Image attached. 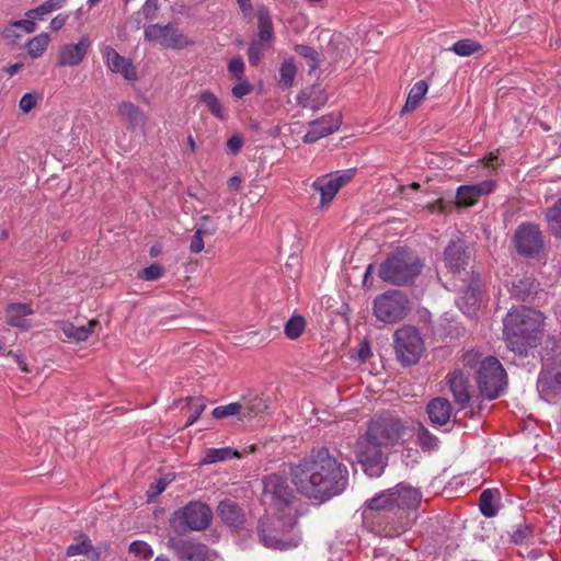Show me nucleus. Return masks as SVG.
Returning <instances> with one entry per match:
<instances>
[{
  "label": "nucleus",
  "mask_w": 561,
  "mask_h": 561,
  "mask_svg": "<svg viewBox=\"0 0 561 561\" xmlns=\"http://www.w3.org/2000/svg\"><path fill=\"white\" fill-rule=\"evenodd\" d=\"M288 476L298 493L321 502L341 494L348 483L347 467L325 447L290 463Z\"/></svg>",
  "instance_id": "f257e3e1"
},
{
  "label": "nucleus",
  "mask_w": 561,
  "mask_h": 561,
  "mask_svg": "<svg viewBox=\"0 0 561 561\" xmlns=\"http://www.w3.org/2000/svg\"><path fill=\"white\" fill-rule=\"evenodd\" d=\"M421 492L412 486L398 484L366 502V518L371 519L375 531L386 538H397L411 526L410 512L421 503Z\"/></svg>",
  "instance_id": "f03ea898"
},
{
  "label": "nucleus",
  "mask_w": 561,
  "mask_h": 561,
  "mask_svg": "<svg viewBox=\"0 0 561 561\" xmlns=\"http://www.w3.org/2000/svg\"><path fill=\"white\" fill-rule=\"evenodd\" d=\"M407 424L390 413L371 419L365 434L356 440L354 453L364 471L371 478L385 470L382 449L393 447L407 435Z\"/></svg>",
  "instance_id": "7ed1b4c3"
},
{
  "label": "nucleus",
  "mask_w": 561,
  "mask_h": 561,
  "mask_svg": "<svg viewBox=\"0 0 561 561\" xmlns=\"http://www.w3.org/2000/svg\"><path fill=\"white\" fill-rule=\"evenodd\" d=\"M264 499L276 510L273 514H266L260 518L257 524V536L261 543L270 549L287 550L297 547L294 539H285L284 537H272L267 534L270 528L276 523L282 522L284 535L288 529H293L297 523V511L293 506L295 499L293 491L286 483V480L278 474H271L263 480Z\"/></svg>",
  "instance_id": "20e7f679"
},
{
  "label": "nucleus",
  "mask_w": 561,
  "mask_h": 561,
  "mask_svg": "<svg viewBox=\"0 0 561 561\" xmlns=\"http://www.w3.org/2000/svg\"><path fill=\"white\" fill-rule=\"evenodd\" d=\"M545 316L538 310L518 307L511 310L503 320V334L507 347L517 354H526L541 340Z\"/></svg>",
  "instance_id": "39448f33"
},
{
  "label": "nucleus",
  "mask_w": 561,
  "mask_h": 561,
  "mask_svg": "<svg viewBox=\"0 0 561 561\" xmlns=\"http://www.w3.org/2000/svg\"><path fill=\"white\" fill-rule=\"evenodd\" d=\"M423 267L419 256L408 249L392 252L379 267V277L389 284L403 286L411 284Z\"/></svg>",
  "instance_id": "423d86ee"
},
{
  "label": "nucleus",
  "mask_w": 561,
  "mask_h": 561,
  "mask_svg": "<svg viewBox=\"0 0 561 561\" xmlns=\"http://www.w3.org/2000/svg\"><path fill=\"white\" fill-rule=\"evenodd\" d=\"M477 382L481 394L493 400L500 397L507 386V376L497 358L488 356L477 370Z\"/></svg>",
  "instance_id": "0eeeda50"
},
{
  "label": "nucleus",
  "mask_w": 561,
  "mask_h": 561,
  "mask_svg": "<svg viewBox=\"0 0 561 561\" xmlns=\"http://www.w3.org/2000/svg\"><path fill=\"white\" fill-rule=\"evenodd\" d=\"M410 310L408 297L400 290L392 289L378 295L374 300L373 311L377 320L392 324L404 319Z\"/></svg>",
  "instance_id": "6e6552de"
},
{
  "label": "nucleus",
  "mask_w": 561,
  "mask_h": 561,
  "mask_svg": "<svg viewBox=\"0 0 561 561\" xmlns=\"http://www.w3.org/2000/svg\"><path fill=\"white\" fill-rule=\"evenodd\" d=\"M397 359L403 366L416 364L424 351V343L415 327L404 325L393 334Z\"/></svg>",
  "instance_id": "1a4fd4ad"
},
{
  "label": "nucleus",
  "mask_w": 561,
  "mask_h": 561,
  "mask_svg": "<svg viewBox=\"0 0 561 561\" xmlns=\"http://www.w3.org/2000/svg\"><path fill=\"white\" fill-rule=\"evenodd\" d=\"M213 519V512L206 504L194 501L186 504L174 514L175 527L182 530L206 529Z\"/></svg>",
  "instance_id": "9d476101"
},
{
  "label": "nucleus",
  "mask_w": 561,
  "mask_h": 561,
  "mask_svg": "<svg viewBox=\"0 0 561 561\" xmlns=\"http://www.w3.org/2000/svg\"><path fill=\"white\" fill-rule=\"evenodd\" d=\"M145 39L147 42H157L161 46L171 49H183L193 45L173 24L167 25L151 24L145 28Z\"/></svg>",
  "instance_id": "9b49d317"
},
{
  "label": "nucleus",
  "mask_w": 561,
  "mask_h": 561,
  "mask_svg": "<svg viewBox=\"0 0 561 561\" xmlns=\"http://www.w3.org/2000/svg\"><path fill=\"white\" fill-rule=\"evenodd\" d=\"M514 243L517 252L527 257L537 255L542 249V236L535 224H522L515 231Z\"/></svg>",
  "instance_id": "f8f14e48"
},
{
  "label": "nucleus",
  "mask_w": 561,
  "mask_h": 561,
  "mask_svg": "<svg viewBox=\"0 0 561 561\" xmlns=\"http://www.w3.org/2000/svg\"><path fill=\"white\" fill-rule=\"evenodd\" d=\"M537 390L546 402L556 403L561 397V367L549 368L545 364L538 376Z\"/></svg>",
  "instance_id": "ddd939ff"
},
{
  "label": "nucleus",
  "mask_w": 561,
  "mask_h": 561,
  "mask_svg": "<svg viewBox=\"0 0 561 561\" xmlns=\"http://www.w3.org/2000/svg\"><path fill=\"white\" fill-rule=\"evenodd\" d=\"M91 39L89 36L83 35L76 44H65L59 48L57 56V66L59 67H75L78 66L88 54L91 47Z\"/></svg>",
  "instance_id": "4468645a"
},
{
  "label": "nucleus",
  "mask_w": 561,
  "mask_h": 561,
  "mask_svg": "<svg viewBox=\"0 0 561 561\" xmlns=\"http://www.w3.org/2000/svg\"><path fill=\"white\" fill-rule=\"evenodd\" d=\"M168 547L180 561H205L207 548L204 545L180 538H170Z\"/></svg>",
  "instance_id": "2eb2a0df"
},
{
  "label": "nucleus",
  "mask_w": 561,
  "mask_h": 561,
  "mask_svg": "<svg viewBox=\"0 0 561 561\" xmlns=\"http://www.w3.org/2000/svg\"><path fill=\"white\" fill-rule=\"evenodd\" d=\"M341 119L339 115L329 114L309 123V129L304 136V142L312 144L333 134L339 129Z\"/></svg>",
  "instance_id": "dca6fc26"
},
{
  "label": "nucleus",
  "mask_w": 561,
  "mask_h": 561,
  "mask_svg": "<svg viewBox=\"0 0 561 561\" xmlns=\"http://www.w3.org/2000/svg\"><path fill=\"white\" fill-rule=\"evenodd\" d=\"M107 68L115 73H121L128 81L137 80V71L131 60L121 56L113 47L105 46L102 49Z\"/></svg>",
  "instance_id": "f3484780"
},
{
  "label": "nucleus",
  "mask_w": 561,
  "mask_h": 561,
  "mask_svg": "<svg viewBox=\"0 0 561 561\" xmlns=\"http://www.w3.org/2000/svg\"><path fill=\"white\" fill-rule=\"evenodd\" d=\"M495 188L493 180H484L471 185H461L457 190V202L460 206H472L483 196L492 193Z\"/></svg>",
  "instance_id": "a211bd4d"
},
{
  "label": "nucleus",
  "mask_w": 561,
  "mask_h": 561,
  "mask_svg": "<svg viewBox=\"0 0 561 561\" xmlns=\"http://www.w3.org/2000/svg\"><path fill=\"white\" fill-rule=\"evenodd\" d=\"M468 254L461 241H451L444 252L445 266L451 273H459L468 264Z\"/></svg>",
  "instance_id": "6ab92c4d"
},
{
  "label": "nucleus",
  "mask_w": 561,
  "mask_h": 561,
  "mask_svg": "<svg viewBox=\"0 0 561 561\" xmlns=\"http://www.w3.org/2000/svg\"><path fill=\"white\" fill-rule=\"evenodd\" d=\"M118 113L127 122L128 129L139 128L142 133L146 131L148 117L138 105L128 101L123 102L118 106Z\"/></svg>",
  "instance_id": "aec40b11"
},
{
  "label": "nucleus",
  "mask_w": 561,
  "mask_h": 561,
  "mask_svg": "<svg viewBox=\"0 0 561 561\" xmlns=\"http://www.w3.org/2000/svg\"><path fill=\"white\" fill-rule=\"evenodd\" d=\"M217 514L220 519L231 528H239L244 523L242 508L231 500H224L218 504Z\"/></svg>",
  "instance_id": "412c9836"
},
{
  "label": "nucleus",
  "mask_w": 561,
  "mask_h": 561,
  "mask_svg": "<svg viewBox=\"0 0 561 561\" xmlns=\"http://www.w3.org/2000/svg\"><path fill=\"white\" fill-rule=\"evenodd\" d=\"M427 414L430 421L435 426L447 424L451 416V405L445 398H435L427 404Z\"/></svg>",
  "instance_id": "4be33fe9"
},
{
  "label": "nucleus",
  "mask_w": 561,
  "mask_h": 561,
  "mask_svg": "<svg viewBox=\"0 0 561 561\" xmlns=\"http://www.w3.org/2000/svg\"><path fill=\"white\" fill-rule=\"evenodd\" d=\"M240 420L254 419L261 416L267 410V403L259 394H250L239 400Z\"/></svg>",
  "instance_id": "5701e85b"
},
{
  "label": "nucleus",
  "mask_w": 561,
  "mask_h": 561,
  "mask_svg": "<svg viewBox=\"0 0 561 561\" xmlns=\"http://www.w3.org/2000/svg\"><path fill=\"white\" fill-rule=\"evenodd\" d=\"M447 382L455 401L465 407L470 401L468 380L461 370H454L447 377Z\"/></svg>",
  "instance_id": "b1692460"
},
{
  "label": "nucleus",
  "mask_w": 561,
  "mask_h": 561,
  "mask_svg": "<svg viewBox=\"0 0 561 561\" xmlns=\"http://www.w3.org/2000/svg\"><path fill=\"white\" fill-rule=\"evenodd\" d=\"M7 322L11 327L28 329L31 327L27 316L34 313L32 307L27 304H11L7 307Z\"/></svg>",
  "instance_id": "393cba45"
},
{
  "label": "nucleus",
  "mask_w": 561,
  "mask_h": 561,
  "mask_svg": "<svg viewBox=\"0 0 561 561\" xmlns=\"http://www.w3.org/2000/svg\"><path fill=\"white\" fill-rule=\"evenodd\" d=\"M311 186L321 195V207L328 206L340 190L339 183L333 179V174L318 178Z\"/></svg>",
  "instance_id": "a878e982"
},
{
  "label": "nucleus",
  "mask_w": 561,
  "mask_h": 561,
  "mask_svg": "<svg viewBox=\"0 0 561 561\" xmlns=\"http://www.w3.org/2000/svg\"><path fill=\"white\" fill-rule=\"evenodd\" d=\"M68 557L88 556L91 561H99L101 552L95 549L87 535H80L76 542L71 543L66 551Z\"/></svg>",
  "instance_id": "bb28decb"
},
{
  "label": "nucleus",
  "mask_w": 561,
  "mask_h": 561,
  "mask_svg": "<svg viewBox=\"0 0 561 561\" xmlns=\"http://www.w3.org/2000/svg\"><path fill=\"white\" fill-rule=\"evenodd\" d=\"M96 325V320H90L88 324L79 327L70 322H65L61 324V331L68 339L76 342H82L89 339Z\"/></svg>",
  "instance_id": "cd10ccee"
},
{
  "label": "nucleus",
  "mask_w": 561,
  "mask_h": 561,
  "mask_svg": "<svg viewBox=\"0 0 561 561\" xmlns=\"http://www.w3.org/2000/svg\"><path fill=\"white\" fill-rule=\"evenodd\" d=\"M257 41L271 44L274 38L273 22L267 8L257 9Z\"/></svg>",
  "instance_id": "c85d7f7f"
},
{
  "label": "nucleus",
  "mask_w": 561,
  "mask_h": 561,
  "mask_svg": "<svg viewBox=\"0 0 561 561\" xmlns=\"http://www.w3.org/2000/svg\"><path fill=\"white\" fill-rule=\"evenodd\" d=\"M297 66L295 64V60L293 57L285 58L278 69L279 72V79H278V87L282 90H287L294 85L295 78L297 76Z\"/></svg>",
  "instance_id": "c756f323"
},
{
  "label": "nucleus",
  "mask_w": 561,
  "mask_h": 561,
  "mask_svg": "<svg viewBox=\"0 0 561 561\" xmlns=\"http://www.w3.org/2000/svg\"><path fill=\"white\" fill-rule=\"evenodd\" d=\"M232 458H240V454L232 447L207 448L201 460L202 465H211L219 461H226Z\"/></svg>",
  "instance_id": "7c9ffc66"
},
{
  "label": "nucleus",
  "mask_w": 561,
  "mask_h": 561,
  "mask_svg": "<svg viewBox=\"0 0 561 561\" xmlns=\"http://www.w3.org/2000/svg\"><path fill=\"white\" fill-rule=\"evenodd\" d=\"M428 85L426 81L420 80L417 81L410 90L405 104L402 108V113L414 111L424 99L427 93Z\"/></svg>",
  "instance_id": "2f4dec72"
},
{
  "label": "nucleus",
  "mask_w": 561,
  "mask_h": 561,
  "mask_svg": "<svg viewBox=\"0 0 561 561\" xmlns=\"http://www.w3.org/2000/svg\"><path fill=\"white\" fill-rule=\"evenodd\" d=\"M50 43V36L47 33H41L31 38L26 45V53L32 59L41 57Z\"/></svg>",
  "instance_id": "473e14b6"
},
{
  "label": "nucleus",
  "mask_w": 561,
  "mask_h": 561,
  "mask_svg": "<svg viewBox=\"0 0 561 561\" xmlns=\"http://www.w3.org/2000/svg\"><path fill=\"white\" fill-rule=\"evenodd\" d=\"M416 444L423 451H434L439 447V439L421 423H419L416 432Z\"/></svg>",
  "instance_id": "72a5a7b5"
},
{
  "label": "nucleus",
  "mask_w": 561,
  "mask_h": 561,
  "mask_svg": "<svg viewBox=\"0 0 561 561\" xmlns=\"http://www.w3.org/2000/svg\"><path fill=\"white\" fill-rule=\"evenodd\" d=\"M65 3L66 0H46L38 7L26 11L25 15L28 19L42 20L45 15L61 9Z\"/></svg>",
  "instance_id": "f704fd0d"
},
{
  "label": "nucleus",
  "mask_w": 561,
  "mask_h": 561,
  "mask_svg": "<svg viewBox=\"0 0 561 561\" xmlns=\"http://www.w3.org/2000/svg\"><path fill=\"white\" fill-rule=\"evenodd\" d=\"M449 50L457 56L469 57L480 53L482 50V45L472 38H465L454 43Z\"/></svg>",
  "instance_id": "c9c22d12"
},
{
  "label": "nucleus",
  "mask_w": 561,
  "mask_h": 561,
  "mask_svg": "<svg viewBox=\"0 0 561 561\" xmlns=\"http://www.w3.org/2000/svg\"><path fill=\"white\" fill-rule=\"evenodd\" d=\"M199 101L206 105L208 111L218 119H226L224 106L219 99L210 91H203L199 95Z\"/></svg>",
  "instance_id": "e433bc0d"
},
{
  "label": "nucleus",
  "mask_w": 561,
  "mask_h": 561,
  "mask_svg": "<svg viewBox=\"0 0 561 561\" xmlns=\"http://www.w3.org/2000/svg\"><path fill=\"white\" fill-rule=\"evenodd\" d=\"M499 495L496 490L486 489L480 495L479 507L483 516L493 517L497 514V507L494 504L495 497Z\"/></svg>",
  "instance_id": "4c0bfd02"
},
{
  "label": "nucleus",
  "mask_w": 561,
  "mask_h": 561,
  "mask_svg": "<svg viewBox=\"0 0 561 561\" xmlns=\"http://www.w3.org/2000/svg\"><path fill=\"white\" fill-rule=\"evenodd\" d=\"M534 529L529 524H518L511 534V541L515 545H531L534 542Z\"/></svg>",
  "instance_id": "58836bf2"
},
{
  "label": "nucleus",
  "mask_w": 561,
  "mask_h": 561,
  "mask_svg": "<svg viewBox=\"0 0 561 561\" xmlns=\"http://www.w3.org/2000/svg\"><path fill=\"white\" fill-rule=\"evenodd\" d=\"M546 219L550 231L561 237V198L554 203V205L546 211Z\"/></svg>",
  "instance_id": "ea45409f"
},
{
  "label": "nucleus",
  "mask_w": 561,
  "mask_h": 561,
  "mask_svg": "<svg viewBox=\"0 0 561 561\" xmlns=\"http://www.w3.org/2000/svg\"><path fill=\"white\" fill-rule=\"evenodd\" d=\"M306 329V320L302 316H293L286 323L284 332L289 340H297Z\"/></svg>",
  "instance_id": "a19ab883"
},
{
  "label": "nucleus",
  "mask_w": 561,
  "mask_h": 561,
  "mask_svg": "<svg viewBox=\"0 0 561 561\" xmlns=\"http://www.w3.org/2000/svg\"><path fill=\"white\" fill-rule=\"evenodd\" d=\"M271 44L253 39L248 49V59L251 66H257L261 61L263 53L270 47Z\"/></svg>",
  "instance_id": "79ce46f5"
},
{
  "label": "nucleus",
  "mask_w": 561,
  "mask_h": 561,
  "mask_svg": "<svg viewBox=\"0 0 561 561\" xmlns=\"http://www.w3.org/2000/svg\"><path fill=\"white\" fill-rule=\"evenodd\" d=\"M295 50L307 60L310 70H314L319 66V53L312 47L308 45H296Z\"/></svg>",
  "instance_id": "37998d69"
},
{
  "label": "nucleus",
  "mask_w": 561,
  "mask_h": 561,
  "mask_svg": "<svg viewBox=\"0 0 561 561\" xmlns=\"http://www.w3.org/2000/svg\"><path fill=\"white\" fill-rule=\"evenodd\" d=\"M211 415L215 419H225V417H228V416H238L240 419V404H239V401L231 402V403L226 404V405L216 407L213 410Z\"/></svg>",
  "instance_id": "c03bdc74"
},
{
  "label": "nucleus",
  "mask_w": 561,
  "mask_h": 561,
  "mask_svg": "<svg viewBox=\"0 0 561 561\" xmlns=\"http://www.w3.org/2000/svg\"><path fill=\"white\" fill-rule=\"evenodd\" d=\"M129 552L142 560H148L153 556L151 547L141 540L133 541L129 546Z\"/></svg>",
  "instance_id": "a18cd8bd"
},
{
  "label": "nucleus",
  "mask_w": 561,
  "mask_h": 561,
  "mask_svg": "<svg viewBox=\"0 0 561 561\" xmlns=\"http://www.w3.org/2000/svg\"><path fill=\"white\" fill-rule=\"evenodd\" d=\"M41 100H42V94H39V93H36V92L25 93L19 102V108L22 113L27 114L37 105V103Z\"/></svg>",
  "instance_id": "49530a36"
},
{
  "label": "nucleus",
  "mask_w": 561,
  "mask_h": 561,
  "mask_svg": "<svg viewBox=\"0 0 561 561\" xmlns=\"http://www.w3.org/2000/svg\"><path fill=\"white\" fill-rule=\"evenodd\" d=\"M218 225L217 222L208 215H204L199 219L198 227L196 232L202 236H213L217 232Z\"/></svg>",
  "instance_id": "de8ad7c7"
},
{
  "label": "nucleus",
  "mask_w": 561,
  "mask_h": 561,
  "mask_svg": "<svg viewBox=\"0 0 561 561\" xmlns=\"http://www.w3.org/2000/svg\"><path fill=\"white\" fill-rule=\"evenodd\" d=\"M164 270L161 265L153 263L138 272V278L142 280H157L163 276Z\"/></svg>",
  "instance_id": "09e8293b"
},
{
  "label": "nucleus",
  "mask_w": 561,
  "mask_h": 561,
  "mask_svg": "<svg viewBox=\"0 0 561 561\" xmlns=\"http://www.w3.org/2000/svg\"><path fill=\"white\" fill-rule=\"evenodd\" d=\"M244 69L245 64L241 57L237 56L230 59L228 64V72L231 75L232 78H234L236 80L244 78Z\"/></svg>",
  "instance_id": "8fccbe9b"
},
{
  "label": "nucleus",
  "mask_w": 561,
  "mask_h": 561,
  "mask_svg": "<svg viewBox=\"0 0 561 561\" xmlns=\"http://www.w3.org/2000/svg\"><path fill=\"white\" fill-rule=\"evenodd\" d=\"M237 81L238 83L232 88L231 91L233 96L241 99L252 92L253 87L245 78Z\"/></svg>",
  "instance_id": "3c124183"
},
{
  "label": "nucleus",
  "mask_w": 561,
  "mask_h": 561,
  "mask_svg": "<svg viewBox=\"0 0 561 561\" xmlns=\"http://www.w3.org/2000/svg\"><path fill=\"white\" fill-rule=\"evenodd\" d=\"M297 103L305 108H310L312 111L318 110V105L311 99V91L308 89L300 91V93L297 95Z\"/></svg>",
  "instance_id": "603ef678"
},
{
  "label": "nucleus",
  "mask_w": 561,
  "mask_h": 561,
  "mask_svg": "<svg viewBox=\"0 0 561 561\" xmlns=\"http://www.w3.org/2000/svg\"><path fill=\"white\" fill-rule=\"evenodd\" d=\"M282 522L276 523L274 526L270 528L267 534L272 537H284L285 539H294L297 541V546L299 545V538L295 535H291L293 529H288L284 535L280 534Z\"/></svg>",
  "instance_id": "864d4df0"
},
{
  "label": "nucleus",
  "mask_w": 561,
  "mask_h": 561,
  "mask_svg": "<svg viewBox=\"0 0 561 561\" xmlns=\"http://www.w3.org/2000/svg\"><path fill=\"white\" fill-rule=\"evenodd\" d=\"M205 408V403H203L201 400H197L193 405L192 413L190 414L185 426H191L194 424L199 419Z\"/></svg>",
  "instance_id": "5fc2aeb1"
},
{
  "label": "nucleus",
  "mask_w": 561,
  "mask_h": 561,
  "mask_svg": "<svg viewBox=\"0 0 561 561\" xmlns=\"http://www.w3.org/2000/svg\"><path fill=\"white\" fill-rule=\"evenodd\" d=\"M204 236L198 234V232L195 231L194 236L192 237L191 243H190V251L192 253H199L204 250Z\"/></svg>",
  "instance_id": "6e6d98bb"
},
{
  "label": "nucleus",
  "mask_w": 561,
  "mask_h": 561,
  "mask_svg": "<svg viewBox=\"0 0 561 561\" xmlns=\"http://www.w3.org/2000/svg\"><path fill=\"white\" fill-rule=\"evenodd\" d=\"M242 146L243 138L240 135H233L227 141V148L231 153H237Z\"/></svg>",
  "instance_id": "4d7b16f0"
},
{
  "label": "nucleus",
  "mask_w": 561,
  "mask_h": 561,
  "mask_svg": "<svg viewBox=\"0 0 561 561\" xmlns=\"http://www.w3.org/2000/svg\"><path fill=\"white\" fill-rule=\"evenodd\" d=\"M481 354L474 351L467 352L463 355V364L468 367H476L478 364L480 365Z\"/></svg>",
  "instance_id": "13d9d810"
},
{
  "label": "nucleus",
  "mask_w": 561,
  "mask_h": 561,
  "mask_svg": "<svg viewBox=\"0 0 561 561\" xmlns=\"http://www.w3.org/2000/svg\"><path fill=\"white\" fill-rule=\"evenodd\" d=\"M334 181L339 183V188H341L343 185H345L347 182L351 181L353 176V170H345L340 171L336 173H332Z\"/></svg>",
  "instance_id": "bf43d9fd"
},
{
  "label": "nucleus",
  "mask_w": 561,
  "mask_h": 561,
  "mask_svg": "<svg viewBox=\"0 0 561 561\" xmlns=\"http://www.w3.org/2000/svg\"><path fill=\"white\" fill-rule=\"evenodd\" d=\"M34 19L19 20L12 23V26L23 28L26 33H33L36 30V23Z\"/></svg>",
  "instance_id": "052dcab7"
},
{
  "label": "nucleus",
  "mask_w": 561,
  "mask_h": 561,
  "mask_svg": "<svg viewBox=\"0 0 561 561\" xmlns=\"http://www.w3.org/2000/svg\"><path fill=\"white\" fill-rule=\"evenodd\" d=\"M8 356H11L15 360V363L18 364L19 368L22 371H24V373H28L30 371V369L27 367V364H26V358H25V356L23 354L14 353V352L10 351L8 353Z\"/></svg>",
  "instance_id": "680f3d73"
},
{
  "label": "nucleus",
  "mask_w": 561,
  "mask_h": 561,
  "mask_svg": "<svg viewBox=\"0 0 561 561\" xmlns=\"http://www.w3.org/2000/svg\"><path fill=\"white\" fill-rule=\"evenodd\" d=\"M67 20L68 15L58 14L50 21L49 28L54 32L59 31L66 24Z\"/></svg>",
  "instance_id": "e2e57ef3"
},
{
  "label": "nucleus",
  "mask_w": 561,
  "mask_h": 561,
  "mask_svg": "<svg viewBox=\"0 0 561 561\" xmlns=\"http://www.w3.org/2000/svg\"><path fill=\"white\" fill-rule=\"evenodd\" d=\"M371 356V350H370V346L367 342H363L360 343L359 347H358V357L360 358V360L363 362H366L367 359H369Z\"/></svg>",
  "instance_id": "0e129e2a"
},
{
  "label": "nucleus",
  "mask_w": 561,
  "mask_h": 561,
  "mask_svg": "<svg viewBox=\"0 0 561 561\" xmlns=\"http://www.w3.org/2000/svg\"><path fill=\"white\" fill-rule=\"evenodd\" d=\"M168 482L164 479H159L154 485H152L149 490L151 496L159 495L167 488Z\"/></svg>",
  "instance_id": "69168bd1"
},
{
  "label": "nucleus",
  "mask_w": 561,
  "mask_h": 561,
  "mask_svg": "<svg viewBox=\"0 0 561 561\" xmlns=\"http://www.w3.org/2000/svg\"><path fill=\"white\" fill-rule=\"evenodd\" d=\"M158 9V0H147L144 4V13L149 15L150 13L156 12Z\"/></svg>",
  "instance_id": "338daca9"
},
{
  "label": "nucleus",
  "mask_w": 561,
  "mask_h": 561,
  "mask_svg": "<svg viewBox=\"0 0 561 561\" xmlns=\"http://www.w3.org/2000/svg\"><path fill=\"white\" fill-rule=\"evenodd\" d=\"M240 10L243 14H250L252 11V3L251 0H237Z\"/></svg>",
  "instance_id": "774afa93"
}]
</instances>
